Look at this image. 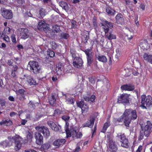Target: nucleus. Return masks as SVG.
<instances>
[{
    "mask_svg": "<svg viewBox=\"0 0 152 152\" xmlns=\"http://www.w3.org/2000/svg\"><path fill=\"white\" fill-rule=\"evenodd\" d=\"M115 18L116 22L118 24L122 23L124 21L123 15L120 13L117 14Z\"/></svg>",
    "mask_w": 152,
    "mask_h": 152,
    "instance_id": "obj_26",
    "label": "nucleus"
},
{
    "mask_svg": "<svg viewBox=\"0 0 152 152\" xmlns=\"http://www.w3.org/2000/svg\"><path fill=\"white\" fill-rule=\"evenodd\" d=\"M60 37L62 39H67L69 37V35L67 33H62L61 34Z\"/></svg>",
    "mask_w": 152,
    "mask_h": 152,
    "instance_id": "obj_37",
    "label": "nucleus"
},
{
    "mask_svg": "<svg viewBox=\"0 0 152 152\" xmlns=\"http://www.w3.org/2000/svg\"><path fill=\"white\" fill-rule=\"evenodd\" d=\"M135 87L134 85L130 84L124 85L122 86L121 87V88L122 90L131 91L134 89Z\"/></svg>",
    "mask_w": 152,
    "mask_h": 152,
    "instance_id": "obj_24",
    "label": "nucleus"
},
{
    "mask_svg": "<svg viewBox=\"0 0 152 152\" xmlns=\"http://www.w3.org/2000/svg\"><path fill=\"white\" fill-rule=\"evenodd\" d=\"M84 52L86 55L87 65L90 66L92 63L93 61V55L92 54V52L91 50L90 49L85 50Z\"/></svg>",
    "mask_w": 152,
    "mask_h": 152,
    "instance_id": "obj_11",
    "label": "nucleus"
},
{
    "mask_svg": "<svg viewBox=\"0 0 152 152\" xmlns=\"http://www.w3.org/2000/svg\"><path fill=\"white\" fill-rule=\"evenodd\" d=\"M27 137L28 141L30 142H31L33 137L32 134L31 132H28L27 134Z\"/></svg>",
    "mask_w": 152,
    "mask_h": 152,
    "instance_id": "obj_42",
    "label": "nucleus"
},
{
    "mask_svg": "<svg viewBox=\"0 0 152 152\" xmlns=\"http://www.w3.org/2000/svg\"><path fill=\"white\" fill-rule=\"evenodd\" d=\"M4 124H5L6 126H10L12 124V123L10 120H5L4 121Z\"/></svg>",
    "mask_w": 152,
    "mask_h": 152,
    "instance_id": "obj_46",
    "label": "nucleus"
},
{
    "mask_svg": "<svg viewBox=\"0 0 152 152\" xmlns=\"http://www.w3.org/2000/svg\"><path fill=\"white\" fill-rule=\"evenodd\" d=\"M143 57L144 60L151 62L152 59V55H149L148 53H145Z\"/></svg>",
    "mask_w": 152,
    "mask_h": 152,
    "instance_id": "obj_30",
    "label": "nucleus"
},
{
    "mask_svg": "<svg viewBox=\"0 0 152 152\" xmlns=\"http://www.w3.org/2000/svg\"><path fill=\"white\" fill-rule=\"evenodd\" d=\"M28 106L31 108H32L33 109L35 107V106L34 104L32 102H31V101H30V102L28 104Z\"/></svg>",
    "mask_w": 152,
    "mask_h": 152,
    "instance_id": "obj_50",
    "label": "nucleus"
},
{
    "mask_svg": "<svg viewBox=\"0 0 152 152\" xmlns=\"http://www.w3.org/2000/svg\"><path fill=\"white\" fill-rule=\"evenodd\" d=\"M52 48L53 49H55L56 48L57 45L56 43L55 42H52Z\"/></svg>",
    "mask_w": 152,
    "mask_h": 152,
    "instance_id": "obj_52",
    "label": "nucleus"
},
{
    "mask_svg": "<svg viewBox=\"0 0 152 152\" xmlns=\"http://www.w3.org/2000/svg\"><path fill=\"white\" fill-rule=\"evenodd\" d=\"M18 69V66L16 65H15L13 66L12 71L14 72H15Z\"/></svg>",
    "mask_w": 152,
    "mask_h": 152,
    "instance_id": "obj_63",
    "label": "nucleus"
},
{
    "mask_svg": "<svg viewBox=\"0 0 152 152\" xmlns=\"http://www.w3.org/2000/svg\"><path fill=\"white\" fill-rule=\"evenodd\" d=\"M35 137L36 139V143L40 145L43 142V137L39 132H36L35 134Z\"/></svg>",
    "mask_w": 152,
    "mask_h": 152,
    "instance_id": "obj_17",
    "label": "nucleus"
},
{
    "mask_svg": "<svg viewBox=\"0 0 152 152\" xmlns=\"http://www.w3.org/2000/svg\"><path fill=\"white\" fill-rule=\"evenodd\" d=\"M0 104L2 106H4L5 104V102L3 99H0Z\"/></svg>",
    "mask_w": 152,
    "mask_h": 152,
    "instance_id": "obj_58",
    "label": "nucleus"
},
{
    "mask_svg": "<svg viewBox=\"0 0 152 152\" xmlns=\"http://www.w3.org/2000/svg\"><path fill=\"white\" fill-rule=\"evenodd\" d=\"M117 137L121 142L122 146L126 148H128L129 147V142L128 140L126 138L124 134L119 133L118 134Z\"/></svg>",
    "mask_w": 152,
    "mask_h": 152,
    "instance_id": "obj_7",
    "label": "nucleus"
},
{
    "mask_svg": "<svg viewBox=\"0 0 152 152\" xmlns=\"http://www.w3.org/2000/svg\"><path fill=\"white\" fill-rule=\"evenodd\" d=\"M17 97L20 100H22L26 99L25 95H17Z\"/></svg>",
    "mask_w": 152,
    "mask_h": 152,
    "instance_id": "obj_48",
    "label": "nucleus"
},
{
    "mask_svg": "<svg viewBox=\"0 0 152 152\" xmlns=\"http://www.w3.org/2000/svg\"><path fill=\"white\" fill-rule=\"evenodd\" d=\"M81 109L82 113H86L88 110L89 107L86 104H85Z\"/></svg>",
    "mask_w": 152,
    "mask_h": 152,
    "instance_id": "obj_38",
    "label": "nucleus"
},
{
    "mask_svg": "<svg viewBox=\"0 0 152 152\" xmlns=\"http://www.w3.org/2000/svg\"><path fill=\"white\" fill-rule=\"evenodd\" d=\"M124 115H126L127 118V122H128L129 124L132 120L136 119L137 116L136 111L132 109H126L124 112Z\"/></svg>",
    "mask_w": 152,
    "mask_h": 152,
    "instance_id": "obj_3",
    "label": "nucleus"
},
{
    "mask_svg": "<svg viewBox=\"0 0 152 152\" xmlns=\"http://www.w3.org/2000/svg\"><path fill=\"white\" fill-rule=\"evenodd\" d=\"M11 39L12 41L14 43H16V39L15 38V34H13L11 36Z\"/></svg>",
    "mask_w": 152,
    "mask_h": 152,
    "instance_id": "obj_54",
    "label": "nucleus"
},
{
    "mask_svg": "<svg viewBox=\"0 0 152 152\" xmlns=\"http://www.w3.org/2000/svg\"><path fill=\"white\" fill-rule=\"evenodd\" d=\"M77 106L81 108L85 104L84 101L81 100L80 101L77 102Z\"/></svg>",
    "mask_w": 152,
    "mask_h": 152,
    "instance_id": "obj_40",
    "label": "nucleus"
},
{
    "mask_svg": "<svg viewBox=\"0 0 152 152\" xmlns=\"http://www.w3.org/2000/svg\"><path fill=\"white\" fill-rule=\"evenodd\" d=\"M2 15L4 18L7 19H11L13 17L12 11L10 10L6 9H4L3 10Z\"/></svg>",
    "mask_w": 152,
    "mask_h": 152,
    "instance_id": "obj_14",
    "label": "nucleus"
},
{
    "mask_svg": "<svg viewBox=\"0 0 152 152\" xmlns=\"http://www.w3.org/2000/svg\"><path fill=\"white\" fill-rule=\"evenodd\" d=\"M97 58L99 61L102 62H106L107 61V59L104 56H98Z\"/></svg>",
    "mask_w": 152,
    "mask_h": 152,
    "instance_id": "obj_34",
    "label": "nucleus"
},
{
    "mask_svg": "<svg viewBox=\"0 0 152 152\" xmlns=\"http://www.w3.org/2000/svg\"><path fill=\"white\" fill-rule=\"evenodd\" d=\"M65 125V131H66V137H71V131L69 128V123L68 121L66 122Z\"/></svg>",
    "mask_w": 152,
    "mask_h": 152,
    "instance_id": "obj_27",
    "label": "nucleus"
},
{
    "mask_svg": "<svg viewBox=\"0 0 152 152\" xmlns=\"http://www.w3.org/2000/svg\"><path fill=\"white\" fill-rule=\"evenodd\" d=\"M26 93V91L24 89H20L18 90V94H17L25 96Z\"/></svg>",
    "mask_w": 152,
    "mask_h": 152,
    "instance_id": "obj_44",
    "label": "nucleus"
},
{
    "mask_svg": "<svg viewBox=\"0 0 152 152\" xmlns=\"http://www.w3.org/2000/svg\"><path fill=\"white\" fill-rule=\"evenodd\" d=\"M24 2V0H17V3L18 4L17 6H20L23 4Z\"/></svg>",
    "mask_w": 152,
    "mask_h": 152,
    "instance_id": "obj_51",
    "label": "nucleus"
},
{
    "mask_svg": "<svg viewBox=\"0 0 152 152\" xmlns=\"http://www.w3.org/2000/svg\"><path fill=\"white\" fill-rule=\"evenodd\" d=\"M127 118H126V115H124V113L121 116V117L119 118L117 120L119 122L124 121L125 126L126 127H129V125L128 122H127Z\"/></svg>",
    "mask_w": 152,
    "mask_h": 152,
    "instance_id": "obj_23",
    "label": "nucleus"
},
{
    "mask_svg": "<svg viewBox=\"0 0 152 152\" xmlns=\"http://www.w3.org/2000/svg\"><path fill=\"white\" fill-rule=\"evenodd\" d=\"M43 1L45 4H47L48 5L52 3L51 0H43Z\"/></svg>",
    "mask_w": 152,
    "mask_h": 152,
    "instance_id": "obj_53",
    "label": "nucleus"
},
{
    "mask_svg": "<svg viewBox=\"0 0 152 152\" xmlns=\"http://www.w3.org/2000/svg\"><path fill=\"white\" fill-rule=\"evenodd\" d=\"M116 54L115 56V57L116 58H118V57L121 56V52L118 50H116Z\"/></svg>",
    "mask_w": 152,
    "mask_h": 152,
    "instance_id": "obj_56",
    "label": "nucleus"
},
{
    "mask_svg": "<svg viewBox=\"0 0 152 152\" xmlns=\"http://www.w3.org/2000/svg\"><path fill=\"white\" fill-rule=\"evenodd\" d=\"M52 29L54 32L57 33H59L61 31L60 29V26L57 25L53 26L52 27Z\"/></svg>",
    "mask_w": 152,
    "mask_h": 152,
    "instance_id": "obj_31",
    "label": "nucleus"
},
{
    "mask_svg": "<svg viewBox=\"0 0 152 152\" xmlns=\"http://www.w3.org/2000/svg\"><path fill=\"white\" fill-rule=\"evenodd\" d=\"M39 13L41 17H43L47 14V12L45 9L41 8L39 11Z\"/></svg>",
    "mask_w": 152,
    "mask_h": 152,
    "instance_id": "obj_33",
    "label": "nucleus"
},
{
    "mask_svg": "<svg viewBox=\"0 0 152 152\" xmlns=\"http://www.w3.org/2000/svg\"><path fill=\"white\" fill-rule=\"evenodd\" d=\"M70 117L68 115H64L62 116V119L65 122L68 121Z\"/></svg>",
    "mask_w": 152,
    "mask_h": 152,
    "instance_id": "obj_45",
    "label": "nucleus"
},
{
    "mask_svg": "<svg viewBox=\"0 0 152 152\" xmlns=\"http://www.w3.org/2000/svg\"><path fill=\"white\" fill-rule=\"evenodd\" d=\"M148 43L145 42H141L140 44V46L143 49H147L148 48Z\"/></svg>",
    "mask_w": 152,
    "mask_h": 152,
    "instance_id": "obj_36",
    "label": "nucleus"
},
{
    "mask_svg": "<svg viewBox=\"0 0 152 152\" xmlns=\"http://www.w3.org/2000/svg\"><path fill=\"white\" fill-rule=\"evenodd\" d=\"M13 63V60H9L8 61L7 64L8 65L10 66H11L12 65V64Z\"/></svg>",
    "mask_w": 152,
    "mask_h": 152,
    "instance_id": "obj_61",
    "label": "nucleus"
},
{
    "mask_svg": "<svg viewBox=\"0 0 152 152\" xmlns=\"http://www.w3.org/2000/svg\"><path fill=\"white\" fill-rule=\"evenodd\" d=\"M89 82L92 84H93L95 83L94 80L93 78H89Z\"/></svg>",
    "mask_w": 152,
    "mask_h": 152,
    "instance_id": "obj_64",
    "label": "nucleus"
},
{
    "mask_svg": "<svg viewBox=\"0 0 152 152\" xmlns=\"http://www.w3.org/2000/svg\"><path fill=\"white\" fill-rule=\"evenodd\" d=\"M28 65L31 72L34 74H37L40 72L41 67L38 62L34 61H30L29 62Z\"/></svg>",
    "mask_w": 152,
    "mask_h": 152,
    "instance_id": "obj_5",
    "label": "nucleus"
},
{
    "mask_svg": "<svg viewBox=\"0 0 152 152\" xmlns=\"http://www.w3.org/2000/svg\"><path fill=\"white\" fill-rule=\"evenodd\" d=\"M47 54L48 55H49L50 57H53L55 55L54 52L48 49L47 51Z\"/></svg>",
    "mask_w": 152,
    "mask_h": 152,
    "instance_id": "obj_41",
    "label": "nucleus"
},
{
    "mask_svg": "<svg viewBox=\"0 0 152 152\" xmlns=\"http://www.w3.org/2000/svg\"><path fill=\"white\" fill-rule=\"evenodd\" d=\"M92 22L93 23V25L95 28L97 27V24L96 22V19L95 17H94L92 20Z\"/></svg>",
    "mask_w": 152,
    "mask_h": 152,
    "instance_id": "obj_47",
    "label": "nucleus"
},
{
    "mask_svg": "<svg viewBox=\"0 0 152 152\" xmlns=\"http://www.w3.org/2000/svg\"><path fill=\"white\" fill-rule=\"evenodd\" d=\"M95 119L93 117H90V119L86 122L82 124V127H88L92 128L93 126Z\"/></svg>",
    "mask_w": 152,
    "mask_h": 152,
    "instance_id": "obj_19",
    "label": "nucleus"
},
{
    "mask_svg": "<svg viewBox=\"0 0 152 152\" xmlns=\"http://www.w3.org/2000/svg\"><path fill=\"white\" fill-rule=\"evenodd\" d=\"M73 98L70 97L67 99H66V102L69 104H73L74 103Z\"/></svg>",
    "mask_w": 152,
    "mask_h": 152,
    "instance_id": "obj_43",
    "label": "nucleus"
},
{
    "mask_svg": "<svg viewBox=\"0 0 152 152\" xmlns=\"http://www.w3.org/2000/svg\"><path fill=\"white\" fill-rule=\"evenodd\" d=\"M48 125L53 130L58 132L61 131V126L59 125H57L53 122L51 121H49L47 122Z\"/></svg>",
    "mask_w": 152,
    "mask_h": 152,
    "instance_id": "obj_12",
    "label": "nucleus"
},
{
    "mask_svg": "<svg viewBox=\"0 0 152 152\" xmlns=\"http://www.w3.org/2000/svg\"><path fill=\"white\" fill-rule=\"evenodd\" d=\"M110 125V124L109 122H107L105 123L104 124V126L103 127V129H102L101 132H102L104 133L106 132L107 128Z\"/></svg>",
    "mask_w": 152,
    "mask_h": 152,
    "instance_id": "obj_32",
    "label": "nucleus"
},
{
    "mask_svg": "<svg viewBox=\"0 0 152 152\" xmlns=\"http://www.w3.org/2000/svg\"><path fill=\"white\" fill-rule=\"evenodd\" d=\"M10 31V28L8 27H6L4 29V31L7 32V34H9Z\"/></svg>",
    "mask_w": 152,
    "mask_h": 152,
    "instance_id": "obj_55",
    "label": "nucleus"
},
{
    "mask_svg": "<svg viewBox=\"0 0 152 152\" xmlns=\"http://www.w3.org/2000/svg\"><path fill=\"white\" fill-rule=\"evenodd\" d=\"M107 138L109 140L108 145L109 146L111 149H116L117 148V146L115 142H113L111 137L110 136L107 135Z\"/></svg>",
    "mask_w": 152,
    "mask_h": 152,
    "instance_id": "obj_21",
    "label": "nucleus"
},
{
    "mask_svg": "<svg viewBox=\"0 0 152 152\" xmlns=\"http://www.w3.org/2000/svg\"><path fill=\"white\" fill-rule=\"evenodd\" d=\"M23 79L26 80L30 85H35L37 84L36 80L30 75L27 74L24 75Z\"/></svg>",
    "mask_w": 152,
    "mask_h": 152,
    "instance_id": "obj_18",
    "label": "nucleus"
},
{
    "mask_svg": "<svg viewBox=\"0 0 152 152\" xmlns=\"http://www.w3.org/2000/svg\"><path fill=\"white\" fill-rule=\"evenodd\" d=\"M88 34H84L82 37V39L83 42L84 43H86L87 42V41L89 39Z\"/></svg>",
    "mask_w": 152,
    "mask_h": 152,
    "instance_id": "obj_35",
    "label": "nucleus"
},
{
    "mask_svg": "<svg viewBox=\"0 0 152 152\" xmlns=\"http://www.w3.org/2000/svg\"><path fill=\"white\" fill-rule=\"evenodd\" d=\"M152 99L150 96L146 97L145 95H142L141 96V104L140 107L142 109H146L147 107H149L152 106Z\"/></svg>",
    "mask_w": 152,
    "mask_h": 152,
    "instance_id": "obj_4",
    "label": "nucleus"
},
{
    "mask_svg": "<svg viewBox=\"0 0 152 152\" xmlns=\"http://www.w3.org/2000/svg\"><path fill=\"white\" fill-rule=\"evenodd\" d=\"M8 140H5L3 141L0 143V145L1 146L3 147L4 148H6L7 147H9L12 144V142L10 139L11 137H8Z\"/></svg>",
    "mask_w": 152,
    "mask_h": 152,
    "instance_id": "obj_22",
    "label": "nucleus"
},
{
    "mask_svg": "<svg viewBox=\"0 0 152 152\" xmlns=\"http://www.w3.org/2000/svg\"><path fill=\"white\" fill-rule=\"evenodd\" d=\"M19 34L20 38L23 39L28 38L29 37L28 30L26 28H21L19 30Z\"/></svg>",
    "mask_w": 152,
    "mask_h": 152,
    "instance_id": "obj_10",
    "label": "nucleus"
},
{
    "mask_svg": "<svg viewBox=\"0 0 152 152\" xmlns=\"http://www.w3.org/2000/svg\"><path fill=\"white\" fill-rule=\"evenodd\" d=\"M61 113V111L59 109H56L54 110V116H56V115H59Z\"/></svg>",
    "mask_w": 152,
    "mask_h": 152,
    "instance_id": "obj_49",
    "label": "nucleus"
},
{
    "mask_svg": "<svg viewBox=\"0 0 152 152\" xmlns=\"http://www.w3.org/2000/svg\"><path fill=\"white\" fill-rule=\"evenodd\" d=\"M72 27L73 28H75L76 27V22L75 21H72Z\"/></svg>",
    "mask_w": 152,
    "mask_h": 152,
    "instance_id": "obj_60",
    "label": "nucleus"
},
{
    "mask_svg": "<svg viewBox=\"0 0 152 152\" xmlns=\"http://www.w3.org/2000/svg\"><path fill=\"white\" fill-rule=\"evenodd\" d=\"M80 150V148L79 146H77L76 148L75 151L73 152H78Z\"/></svg>",
    "mask_w": 152,
    "mask_h": 152,
    "instance_id": "obj_62",
    "label": "nucleus"
},
{
    "mask_svg": "<svg viewBox=\"0 0 152 152\" xmlns=\"http://www.w3.org/2000/svg\"><path fill=\"white\" fill-rule=\"evenodd\" d=\"M140 124L142 130L140 132L139 140H141L143 138L144 135L147 137L149 136L152 132V124L150 121H147L146 123L144 124L142 121H141Z\"/></svg>",
    "mask_w": 152,
    "mask_h": 152,
    "instance_id": "obj_2",
    "label": "nucleus"
},
{
    "mask_svg": "<svg viewBox=\"0 0 152 152\" xmlns=\"http://www.w3.org/2000/svg\"><path fill=\"white\" fill-rule=\"evenodd\" d=\"M46 23L43 21L39 20L37 26L38 29L41 31H45L48 29L49 27Z\"/></svg>",
    "mask_w": 152,
    "mask_h": 152,
    "instance_id": "obj_15",
    "label": "nucleus"
},
{
    "mask_svg": "<svg viewBox=\"0 0 152 152\" xmlns=\"http://www.w3.org/2000/svg\"><path fill=\"white\" fill-rule=\"evenodd\" d=\"M59 5L66 11H68L69 10V7L67 4L64 2L61 1L60 2Z\"/></svg>",
    "mask_w": 152,
    "mask_h": 152,
    "instance_id": "obj_28",
    "label": "nucleus"
},
{
    "mask_svg": "<svg viewBox=\"0 0 152 152\" xmlns=\"http://www.w3.org/2000/svg\"><path fill=\"white\" fill-rule=\"evenodd\" d=\"M70 53L72 54V56L73 58H75V57L76 56L75 52L73 50H71L70 51Z\"/></svg>",
    "mask_w": 152,
    "mask_h": 152,
    "instance_id": "obj_59",
    "label": "nucleus"
},
{
    "mask_svg": "<svg viewBox=\"0 0 152 152\" xmlns=\"http://www.w3.org/2000/svg\"><path fill=\"white\" fill-rule=\"evenodd\" d=\"M35 129L39 132L42 133L45 137H48L50 136V132L47 127L43 126H38L35 127Z\"/></svg>",
    "mask_w": 152,
    "mask_h": 152,
    "instance_id": "obj_8",
    "label": "nucleus"
},
{
    "mask_svg": "<svg viewBox=\"0 0 152 152\" xmlns=\"http://www.w3.org/2000/svg\"><path fill=\"white\" fill-rule=\"evenodd\" d=\"M73 60V65L75 67L80 68L83 66V61L80 58L75 57Z\"/></svg>",
    "mask_w": 152,
    "mask_h": 152,
    "instance_id": "obj_13",
    "label": "nucleus"
},
{
    "mask_svg": "<svg viewBox=\"0 0 152 152\" xmlns=\"http://www.w3.org/2000/svg\"><path fill=\"white\" fill-rule=\"evenodd\" d=\"M106 12L108 15H113L115 14L116 11L109 7H107L106 9Z\"/></svg>",
    "mask_w": 152,
    "mask_h": 152,
    "instance_id": "obj_29",
    "label": "nucleus"
},
{
    "mask_svg": "<svg viewBox=\"0 0 152 152\" xmlns=\"http://www.w3.org/2000/svg\"><path fill=\"white\" fill-rule=\"evenodd\" d=\"M66 140L64 139H58L55 140L53 143V145L58 148L63 146L66 142Z\"/></svg>",
    "mask_w": 152,
    "mask_h": 152,
    "instance_id": "obj_16",
    "label": "nucleus"
},
{
    "mask_svg": "<svg viewBox=\"0 0 152 152\" xmlns=\"http://www.w3.org/2000/svg\"><path fill=\"white\" fill-rule=\"evenodd\" d=\"M50 147V145L49 143H46L42 145L41 146L42 149L45 150H48Z\"/></svg>",
    "mask_w": 152,
    "mask_h": 152,
    "instance_id": "obj_39",
    "label": "nucleus"
},
{
    "mask_svg": "<svg viewBox=\"0 0 152 152\" xmlns=\"http://www.w3.org/2000/svg\"><path fill=\"white\" fill-rule=\"evenodd\" d=\"M118 103H122L127 105L129 104V96L128 94H122L118 97Z\"/></svg>",
    "mask_w": 152,
    "mask_h": 152,
    "instance_id": "obj_9",
    "label": "nucleus"
},
{
    "mask_svg": "<svg viewBox=\"0 0 152 152\" xmlns=\"http://www.w3.org/2000/svg\"><path fill=\"white\" fill-rule=\"evenodd\" d=\"M58 94L56 93H52L49 98V101L50 104L53 105L56 103V99L58 97Z\"/></svg>",
    "mask_w": 152,
    "mask_h": 152,
    "instance_id": "obj_20",
    "label": "nucleus"
},
{
    "mask_svg": "<svg viewBox=\"0 0 152 152\" xmlns=\"http://www.w3.org/2000/svg\"><path fill=\"white\" fill-rule=\"evenodd\" d=\"M11 140H13L15 142V149L16 151L20 149L21 147V142L23 141V139L20 136L16 135L10 139Z\"/></svg>",
    "mask_w": 152,
    "mask_h": 152,
    "instance_id": "obj_6",
    "label": "nucleus"
},
{
    "mask_svg": "<svg viewBox=\"0 0 152 152\" xmlns=\"http://www.w3.org/2000/svg\"><path fill=\"white\" fill-rule=\"evenodd\" d=\"M71 133V136L76 138H80L82 136V134L80 132H77L75 130H73Z\"/></svg>",
    "mask_w": 152,
    "mask_h": 152,
    "instance_id": "obj_25",
    "label": "nucleus"
},
{
    "mask_svg": "<svg viewBox=\"0 0 152 152\" xmlns=\"http://www.w3.org/2000/svg\"><path fill=\"white\" fill-rule=\"evenodd\" d=\"M101 26H103L102 28L105 33V36L106 38L109 40L115 39L116 38V36L113 34L112 32V27H113V25L112 23L104 20L103 23H101Z\"/></svg>",
    "mask_w": 152,
    "mask_h": 152,
    "instance_id": "obj_1",
    "label": "nucleus"
},
{
    "mask_svg": "<svg viewBox=\"0 0 152 152\" xmlns=\"http://www.w3.org/2000/svg\"><path fill=\"white\" fill-rule=\"evenodd\" d=\"M4 40L6 41L7 42H10V39L8 36L5 35L3 38Z\"/></svg>",
    "mask_w": 152,
    "mask_h": 152,
    "instance_id": "obj_57",
    "label": "nucleus"
}]
</instances>
